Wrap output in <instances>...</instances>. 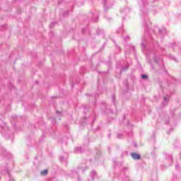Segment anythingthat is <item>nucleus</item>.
I'll return each mask as SVG.
<instances>
[{"instance_id":"obj_1","label":"nucleus","mask_w":181,"mask_h":181,"mask_svg":"<svg viewBox=\"0 0 181 181\" xmlns=\"http://www.w3.org/2000/svg\"><path fill=\"white\" fill-rule=\"evenodd\" d=\"M132 157L133 158V159H139L140 158L139 155L135 153H132Z\"/></svg>"},{"instance_id":"obj_2","label":"nucleus","mask_w":181,"mask_h":181,"mask_svg":"<svg viewBox=\"0 0 181 181\" xmlns=\"http://www.w3.org/2000/svg\"><path fill=\"white\" fill-rule=\"evenodd\" d=\"M42 176H46L47 175V170H44L41 172Z\"/></svg>"},{"instance_id":"obj_3","label":"nucleus","mask_w":181,"mask_h":181,"mask_svg":"<svg viewBox=\"0 0 181 181\" xmlns=\"http://www.w3.org/2000/svg\"><path fill=\"white\" fill-rule=\"evenodd\" d=\"M141 78H144V79L148 78V76H146V75H142V76H141Z\"/></svg>"},{"instance_id":"obj_4","label":"nucleus","mask_w":181,"mask_h":181,"mask_svg":"<svg viewBox=\"0 0 181 181\" xmlns=\"http://www.w3.org/2000/svg\"><path fill=\"white\" fill-rule=\"evenodd\" d=\"M168 101H169V99H168L166 97H164V103H168Z\"/></svg>"},{"instance_id":"obj_5","label":"nucleus","mask_w":181,"mask_h":181,"mask_svg":"<svg viewBox=\"0 0 181 181\" xmlns=\"http://www.w3.org/2000/svg\"><path fill=\"white\" fill-rule=\"evenodd\" d=\"M57 114H58L59 115H62V112L57 111Z\"/></svg>"}]
</instances>
